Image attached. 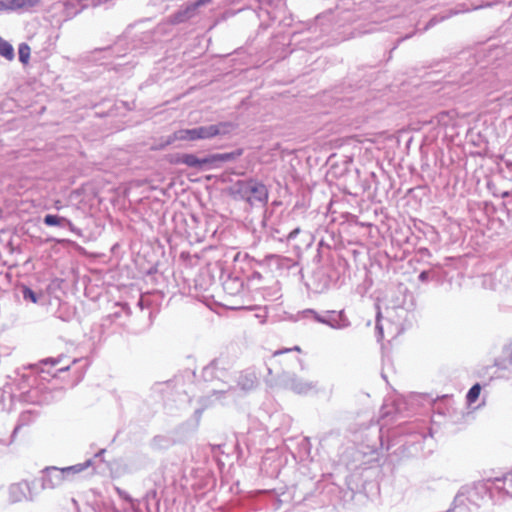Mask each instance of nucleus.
<instances>
[{"instance_id": "f257e3e1", "label": "nucleus", "mask_w": 512, "mask_h": 512, "mask_svg": "<svg viewBox=\"0 0 512 512\" xmlns=\"http://www.w3.org/2000/svg\"><path fill=\"white\" fill-rule=\"evenodd\" d=\"M231 127L230 123L222 122L216 125L201 126L192 129H180L175 131L167 141L171 144L174 141H197L214 138L221 134H226L228 128Z\"/></svg>"}, {"instance_id": "f03ea898", "label": "nucleus", "mask_w": 512, "mask_h": 512, "mask_svg": "<svg viewBox=\"0 0 512 512\" xmlns=\"http://www.w3.org/2000/svg\"><path fill=\"white\" fill-rule=\"evenodd\" d=\"M242 154V150L231 153H223V154H213L209 155L205 158H198L194 154H177L174 156H170L168 161L171 164H185L188 167L192 168H201L204 165L214 164L216 162H225L236 158Z\"/></svg>"}, {"instance_id": "7ed1b4c3", "label": "nucleus", "mask_w": 512, "mask_h": 512, "mask_svg": "<svg viewBox=\"0 0 512 512\" xmlns=\"http://www.w3.org/2000/svg\"><path fill=\"white\" fill-rule=\"evenodd\" d=\"M238 193L241 198L251 206L256 204H265L268 200V190L266 186L253 179L239 182Z\"/></svg>"}, {"instance_id": "20e7f679", "label": "nucleus", "mask_w": 512, "mask_h": 512, "mask_svg": "<svg viewBox=\"0 0 512 512\" xmlns=\"http://www.w3.org/2000/svg\"><path fill=\"white\" fill-rule=\"evenodd\" d=\"M71 469L72 468H46L42 477V487L44 489H54L60 486L65 480V472Z\"/></svg>"}, {"instance_id": "39448f33", "label": "nucleus", "mask_w": 512, "mask_h": 512, "mask_svg": "<svg viewBox=\"0 0 512 512\" xmlns=\"http://www.w3.org/2000/svg\"><path fill=\"white\" fill-rule=\"evenodd\" d=\"M7 7L13 10L32 8L37 6L41 0H4Z\"/></svg>"}, {"instance_id": "423d86ee", "label": "nucleus", "mask_w": 512, "mask_h": 512, "mask_svg": "<svg viewBox=\"0 0 512 512\" xmlns=\"http://www.w3.org/2000/svg\"><path fill=\"white\" fill-rule=\"evenodd\" d=\"M0 55L7 59L8 61H12L14 59V49L12 45L4 40L0 36Z\"/></svg>"}, {"instance_id": "0eeeda50", "label": "nucleus", "mask_w": 512, "mask_h": 512, "mask_svg": "<svg viewBox=\"0 0 512 512\" xmlns=\"http://www.w3.org/2000/svg\"><path fill=\"white\" fill-rule=\"evenodd\" d=\"M18 53H19L20 62L24 65H27L29 63L30 53H31V49H30L29 45L26 43L20 44Z\"/></svg>"}, {"instance_id": "6e6552de", "label": "nucleus", "mask_w": 512, "mask_h": 512, "mask_svg": "<svg viewBox=\"0 0 512 512\" xmlns=\"http://www.w3.org/2000/svg\"><path fill=\"white\" fill-rule=\"evenodd\" d=\"M480 392H481V386H480V384L476 383L475 385H473L470 388V390L468 391V393L466 395L467 402L469 404L475 403L479 398Z\"/></svg>"}, {"instance_id": "1a4fd4ad", "label": "nucleus", "mask_w": 512, "mask_h": 512, "mask_svg": "<svg viewBox=\"0 0 512 512\" xmlns=\"http://www.w3.org/2000/svg\"><path fill=\"white\" fill-rule=\"evenodd\" d=\"M64 221H66L65 218L57 215L48 214L44 217V223L47 226H60Z\"/></svg>"}, {"instance_id": "9d476101", "label": "nucleus", "mask_w": 512, "mask_h": 512, "mask_svg": "<svg viewBox=\"0 0 512 512\" xmlns=\"http://www.w3.org/2000/svg\"><path fill=\"white\" fill-rule=\"evenodd\" d=\"M290 351L301 352V348L299 346H294L293 348H287V349H284V350L275 351L273 355L274 356H278V355H281L283 353L290 352Z\"/></svg>"}, {"instance_id": "9b49d317", "label": "nucleus", "mask_w": 512, "mask_h": 512, "mask_svg": "<svg viewBox=\"0 0 512 512\" xmlns=\"http://www.w3.org/2000/svg\"><path fill=\"white\" fill-rule=\"evenodd\" d=\"M28 295H29V297L31 298V300H32L33 302H36V297H35L34 293H33L31 290H29V289L25 290V292H24V296H25V298H26Z\"/></svg>"}, {"instance_id": "f8f14e48", "label": "nucleus", "mask_w": 512, "mask_h": 512, "mask_svg": "<svg viewBox=\"0 0 512 512\" xmlns=\"http://www.w3.org/2000/svg\"><path fill=\"white\" fill-rule=\"evenodd\" d=\"M419 278H420L422 281H424V280L427 278V272H425V271H424V272H422V273L420 274Z\"/></svg>"}, {"instance_id": "ddd939ff", "label": "nucleus", "mask_w": 512, "mask_h": 512, "mask_svg": "<svg viewBox=\"0 0 512 512\" xmlns=\"http://www.w3.org/2000/svg\"><path fill=\"white\" fill-rule=\"evenodd\" d=\"M210 1L211 0H199L198 1V5H204V4H206V3L210 2Z\"/></svg>"}, {"instance_id": "4468645a", "label": "nucleus", "mask_w": 512, "mask_h": 512, "mask_svg": "<svg viewBox=\"0 0 512 512\" xmlns=\"http://www.w3.org/2000/svg\"><path fill=\"white\" fill-rule=\"evenodd\" d=\"M252 386H253V380L250 381V385L249 386H246L245 384H243L244 388H251Z\"/></svg>"}]
</instances>
